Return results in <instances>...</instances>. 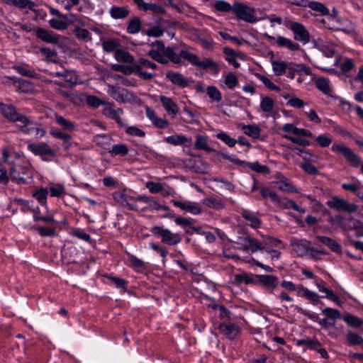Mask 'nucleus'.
Returning a JSON list of instances; mask_svg holds the SVG:
<instances>
[{"mask_svg": "<svg viewBox=\"0 0 363 363\" xmlns=\"http://www.w3.org/2000/svg\"><path fill=\"white\" fill-rule=\"evenodd\" d=\"M113 200L121 205L122 206L127 207L130 210H137L138 206L135 203V198L131 196L129 191L126 189L123 191H118L112 194Z\"/></svg>", "mask_w": 363, "mask_h": 363, "instance_id": "obj_10", "label": "nucleus"}, {"mask_svg": "<svg viewBox=\"0 0 363 363\" xmlns=\"http://www.w3.org/2000/svg\"><path fill=\"white\" fill-rule=\"evenodd\" d=\"M298 346H306L311 350H318L321 346L320 342L317 339L303 338L296 341Z\"/></svg>", "mask_w": 363, "mask_h": 363, "instance_id": "obj_43", "label": "nucleus"}, {"mask_svg": "<svg viewBox=\"0 0 363 363\" xmlns=\"http://www.w3.org/2000/svg\"><path fill=\"white\" fill-rule=\"evenodd\" d=\"M115 59L118 62H123L126 63H133L134 57L128 52L118 49L116 50L114 54Z\"/></svg>", "mask_w": 363, "mask_h": 363, "instance_id": "obj_42", "label": "nucleus"}, {"mask_svg": "<svg viewBox=\"0 0 363 363\" xmlns=\"http://www.w3.org/2000/svg\"><path fill=\"white\" fill-rule=\"evenodd\" d=\"M123 113V111L121 108L115 109L113 108V105L109 103L106 104L103 109V113L104 116L115 120L120 125H125L121 117Z\"/></svg>", "mask_w": 363, "mask_h": 363, "instance_id": "obj_20", "label": "nucleus"}, {"mask_svg": "<svg viewBox=\"0 0 363 363\" xmlns=\"http://www.w3.org/2000/svg\"><path fill=\"white\" fill-rule=\"evenodd\" d=\"M36 35L39 39L48 43L56 44L59 42L57 35L43 28H38L36 30Z\"/></svg>", "mask_w": 363, "mask_h": 363, "instance_id": "obj_26", "label": "nucleus"}, {"mask_svg": "<svg viewBox=\"0 0 363 363\" xmlns=\"http://www.w3.org/2000/svg\"><path fill=\"white\" fill-rule=\"evenodd\" d=\"M306 6L312 11L318 12L319 14L326 16L329 14V9L322 3L318 1H308Z\"/></svg>", "mask_w": 363, "mask_h": 363, "instance_id": "obj_39", "label": "nucleus"}, {"mask_svg": "<svg viewBox=\"0 0 363 363\" xmlns=\"http://www.w3.org/2000/svg\"><path fill=\"white\" fill-rule=\"evenodd\" d=\"M216 137L223 142L229 147H233L237 143L236 139L232 138L229 134L224 131H220L216 135Z\"/></svg>", "mask_w": 363, "mask_h": 363, "instance_id": "obj_49", "label": "nucleus"}, {"mask_svg": "<svg viewBox=\"0 0 363 363\" xmlns=\"http://www.w3.org/2000/svg\"><path fill=\"white\" fill-rule=\"evenodd\" d=\"M255 76L269 89L276 91H280V88L274 84L267 77L261 74H255Z\"/></svg>", "mask_w": 363, "mask_h": 363, "instance_id": "obj_53", "label": "nucleus"}, {"mask_svg": "<svg viewBox=\"0 0 363 363\" xmlns=\"http://www.w3.org/2000/svg\"><path fill=\"white\" fill-rule=\"evenodd\" d=\"M27 147L30 152L40 156L46 162L50 161L56 155L55 151L44 142L30 143Z\"/></svg>", "mask_w": 363, "mask_h": 363, "instance_id": "obj_7", "label": "nucleus"}, {"mask_svg": "<svg viewBox=\"0 0 363 363\" xmlns=\"http://www.w3.org/2000/svg\"><path fill=\"white\" fill-rule=\"evenodd\" d=\"M142 23L138 17L132 18L128 25L127 32L130 34L138 33L141 28Z\"/></svg>", "mask_w": 363, "mask_h": 363, "instance_id": "obj_46", "label": "nucleus"}, {"mask_svg": "<svg viewBox=\"0 0 363 363\" xmlns=\"http://www.w3.org/2000/svg\"><path fill=\"white\" fill-rule=\"evenodd\" d=\"M316 239L323 245H326L333 252L337 254L342 253V247L335 240L326 236H317Z\"/></svg>", "mask_w": 363, "mask_h": 363, "instance_id": "obj_29", "label": "nucleus"}, {"mask_svg": "<svg viewBox=\"0 0 363 363\" xmlns=\"http://www.w3.org/2000/svg\"><path fill=\"white\" fill-rule=\"evenodd\" d=\"M277 180L274 182L276 188L286 193H296V188L293 185L291 180L283 175H279Z\"/></svg>", "mask_w": 363, "mask_h": 363, "instance_id": "obj_21", "label": "nucleus"}, {"mask_svg": "<svg viewBox=\"0 0 363 363\" xmlns=\"http://www.w3.org/2000/svg\"><path fill=\"white\" fill-rule=\"evenodd\" d=\"M164 55L165 58H168L169 60L174 63L178 64L181 62V52L177 54L175 50L170 47H165L164 45Z\"/></svg>", "mask_w": 363, "mask_h": 363, "instance_id": "obj_44", "label": "nucleus"}, {"mask_svg": "<svg viewBox=\"0 0 363 363\" xmlns=\"http://www.w3.org/2000/svg\"><path fill=\"white\" fill-rule=\"evenodd\" d=\"M315 84L317 89L322 91L325 95L331 98H335L330 81L328 79L323 77L318 78L315 80Z\"/></svg>", "mask_w": 363, "mask_h": 363, "instance_id": "obj_25", "label": "nucleus"}, {"mask_svg": "<svg viewBox=\"0 0 363 363\" xmlns=\"http://www.w3.org/2000/svg\"><path fill=\"white\" fill-rule=\"evenodd\" d=\"M55 122L57 125H59L63 130L67 131H73L75 130L74 123L64 118L63 116L59 114H55Z\"/></svg>", "mask_w": 363, "mask_h": 363, "instance_id": "obj_34", "label": "nucleus"}, {"mask_svg": "<svg viewBox=\"0 0 363 363\" xmlns=\"http://www.w3.org/2000/svg\"><path fill=\"white\" fill-rule=\"evenodd\" d=\"M48 192L51 196L60 197L65 193V186L60 184H55L49 188Z\"/></svg>", "mask_w": 363, "mask_h": 363, "instance_id": "obj_59", "label": "nucleus"}, {"mask_svg": "<svg viewBox=\"0 0 363 363\" xmlns=\"http://www.w3.org/2000/svg\"><path fill=\"white\" fill-rule=\"evenodd\" d=\"M160 99L164 111L169 116L174 117L179 113V107L173 99L162 95L160 96Z\"/></svg>", "mask_w": 363, "mask_h": 363, "instance_id": "obj_19", "label": "nucleus"}, {"mask_svg": "<svg viewBox=\"0 0 363 363\" xmlns=\"http://www.w3.org/2000/svg\"><path fill=\"white\" fill-rule=\"evenodd\" d=\"M109 13L114 19H122L126 18L129 15L130 11L127 7L115 6L110 9Z\"/></svg>", "mask_w": 363, "mask_h": 363, "instance_id": "obj_33", "label": "nucleus"}, {"mask_svg": "<svg viewBox=\"0 0 363 363\" xmlns=\"http://www.w3.org/2000/svg\"><path fill=\"white\" fill-rule=\"evenodd\" d=\"M223 77L224 81L223 84L222 85L223 87L233 89L239 83L238 77L233 72L226 74Z\"/></svg>", "mask_w": 363, "mask_h": 363, "instance_id": "obj_41", "label": "nucleus"}, {"mask_svg": "<svg viewBox=\"0 0 363 363\" xmlns=\"http://www.w3.org/2000/svg\"><path fill=\"white\" fill-rule=\"evenodd\" d=\"M0 112L9 121L21 123L20 130L23 133L26 134L30 133L32 121L25 115L18 113L14 106L1 102L0 103Z\"/></svg>", "mask_w": 363, "mask_h": 363, "instance_id": "obj_1", "label": "nucleus"}, {"mask_svg": "<svg viewBox=\"0 0 363 363\" xmlns=\"http://www.w3.org/2000/svg\"><path fill=\"white\" fill-rule=\"evenodd\" d=\"M41 54L44 57V59L47 62H55L56 52L49 48H41L40 50Z\"/></svg>", "mask_w": 363, "mask_h": 363, "instance_id": "obj_61", "label": "nucleus"}, {"mask_svg": "<svg viewBox=\"0 0 363 363\" xmlns=\"http://www.w3.org/2000/svg\"><path fill=\"white\" fill-rule=\"evenodd\" d=\"M121 43L118 40L109 39L102 43V48L105 52H116L119 49Z\"/></svg>", "mask_w": 363, "mask_h": 363, "instance_id": "obj_47", "label": "nucleus"}, {"mask_svg": "<svg viewBox=\"0 0 363 363\" xmlns=\"http://www.w3.org/2000/svg\"><path fill=\"white\" fill-rule=\"evenodd\" d=\"M128 152V147L125 144H117L112 146L109 153L112 157L117 155L125 156Z\"/></svg>", "mask_w": 363, "mask_h": 363, "instance_id": "obj_50", "label": "nucleus"}, {"mask_svg": "<svg viewBox=\"0 0 363 363\" xmlns=\"http://www.w3.org/2000/svg\"><path fill=\"white\" fill-rule=\"evenodd\" d=\"M214 8L216 11L220 12H233V5H230L225 1L216 0L214 4Z\"/></svg>", "mask_w": 363, "mask_h": 363, "instance_id": "obj_54", "label": "nucleus"}, {"mask_svg": "<svg viewBox=\"0 0 363 363\" xmlns=\"http://www.w3.org/2000/svg\"><path fill=\"white\" fill-rule=\"evenodd\" d=\"M206 91L212 102H220L221 101L222 94L216 86H208Z\"/></svg>", "mask_w": 363, "mask_h": 363, "instance_id": "obj_45", "label": "nucleus"}, {"mask_svg": "<svg viewBox=\"0 0 363 363\" xmlns=\"http://www.w3.org/2000/svg\"><path fill=\"white\" fill-rule=\"evenodd\" d=\"M339 223L341 227L345 230H358L356 235L357 237H363V223L359 220L354 219L352 217L349 218H338Z\"/></svg>", "mask_w": 363, "mask_h": 363, "instance_id": "obj_13", "label": "nucleus"}, {"mask_svg": "<svg viewBox=\"0 0 363 363\" xmlns=\"http://www.w3.org/2000/svg\"><path fill=\"white\" fill-rule=\"evenodd\" d=\"M125 133L132 136L143 138L145 136V133L138 126H126Z\"/></svg>", "mask_w": 363, "mask_h": 363, "instance_id": "obj_63", "label": "nucleus"}, {"mask_svg": "<svg viewBox=\"0 0 363 363\" xmlns=\"http://www.w3.org/2000/svg\"><path fill=\"white\" fill-rule=\"evenodd\" d=\"M67 19L62 18H52L49 20L50 26L56 30H65L68 27V23L67 21Z\"/></svg>", "mask_w": 363, "mask_h": 363, "instance_id": "obj_48", "label": "nucleus"}, {"mask_svg": "<svg viewBox=\"0 0 363 363\" xmlns=\"http://www.w3.org/2000/svg\"><path fill=\"white\" fill-rule=\"evenodd\" d=\"M270 62L272 70L277 77L286 74L287 77L292 79L298 71L297 65L292 62L272 59Z\"/></svg>", "mask_w": 363, "mask_h": 363, "instance_id": "obj_2", "label": "nucleus"}, {"mask_svg": "<svg viewBox=\"0 0 363 363\" xmlns=\"http://www.w3.org/2000/svg\"><path fill=\"white\" fill-rule=\"evenodd\" d=\"M291 307L294 308V309L295 311H296L297 312L307 316L310 320H311L315 323H318L320 325H321L324 328H328L329 327L335 328V322H333V323L329 322L328 318L320 319L319 318L318 314L313 313V312L308 311L307 310H305L303 308H301L298 306H296V305H292Z\"/></svg>", "mask_w": 363, "mask_h": 363, "instance_id": "obj_14", "label": "nucleus"}, {"mask_svg": "<svg viewBox=\"0 0 363 363\" xmlns=\"http://www.w3.org/2000/svg\"><path fill=\"white\" fill-rule=\"evenodd\" d=\"M198 67L201 69L209 70L215 74L219 72L218 65L211 58H205L203 60H200Z\"/></svg>", "mask_w": 363, "mask_h": 363, "instance_id": "obj_31", "label": "nucleus"}, {"mask_svg": "<svg viewBox=\"0 0 363 363\" xmlns=\"http://www.w3.org/2000/svg\"><path fill=\"white\" fill-rule=\"evenodd\" d=\"M48 189L46 188L41 187L33 193V197L35 198L41 206H43L46 208H48Z\"/></svg>", "mask_w": 363, "mask_h": 363, "instance_id": "obj_37", "label": "nucleus"}, {"mask_svg": "<svg viewBox=\"0 0 363 363\" xmlns=\"http://www.w3.org/2000/svg\"><path fill=\"white\" fill-rule=\"evenodd\" d=\"M313 138L318 145L322 147H328L332 143V139L326 134H321Z\"/></svg>", "mask_w": 363, "mask_h": 363, "instance_id": "obj_60", "label": "nucleus"}, {"mask_svg": "<svg viewBox=\"0 0 363 363\" xmlns=\"http://www.w3.org/2000/svg\"><path fill=\"white\" fill-rule=\"evenodd\" d=\"M323 314L325 315L328 319L334 320L335 322L337 319L341 318L340 312L335 308H325L323 311Z\"/></svg>", "mask_w": 363, "mask_h": 363, "instance_id": "obj_58", "label": "nucleus"}, {"mask_svg": "<svg viewBox=\"0 0 363 363\" xmlns=\"http://www.w3.org/2000/svg\"><path fill=\"white\" fill-rule=\"evenodd\" d=\"M242 216L249 222V225L253 228H258L261 225V221L258 217L252 212L248 210H242Z\"/></svg>", "mask_w": 363, "mask_h": 363, "instance_id": "obj_32", "label": "nucleus"}, {"mask_svg": "<svg viewBox=\"0 0 363 363\" xmlns=\"http://www.w3.org/2000/svg\"><path fill=\"white\" fill-rule=\"evenodd\" d=\"M146 208L150 209V210H155V211H160V210L167 211L169 209L167 206L162 205V204L159 203L156 200H155L152 197H150L148 203H147Z\"/></svg>", "mask_w": 363, "mask_h": 363, "instance_id": "obj_62", "label": "nucleus"}, {"mask_svg": "<svg viewBox=\"0 0 363 363\" xmlns=\"http://www.w3.org/2000/svg\"><path fill=\"white\" fill-rule=\"evenodd\" d=\"M167 78L172 84L181 87H186L189 85V80L179 72H168Z\"/></svg>", "mask_w": 363, "mask_h": 363, "instance_id": "obj_28", "label": "nucleus"}, {"mask_svg": "<svg viewBox=\"0 0 363 363\" xmlns=\"http://www.w3.org/2000/svg\"><path fill=\"white\" fill-rule=\"evenodd\" d=\"M86 102L89 106L93 108H97L101 105L105 106L106 104L102 100L95 96H88L86 99Z\"/></svg>", "mask_w": 363, "mask_h": 363, "instance_id": "obj_64", "label": "nucleus"}, {"mask_svg": "<svg viewBox=\"0 0 363 363\" xmlns=\"http://www.w3.org/2000/svg\"><path fill=\"white\" fill-rule=\"evenodd\" d=\"M233 13L235 14L238 19L247 23H252L258 21L255 9L241 3H235L233 4Z\"/></svg>", "mask_w": 363, "mask_h": 363, "instance_id": "obj_5", "label": "nucleus"}, {"mask_svg": "<svg viewBox=\"0 0 363 363\" xmlns=\"http://www.w3.org/2000/svg\"><path fill=\"white\" fill-rule=\"evenodd\" d=\"M73 25L74 26V33L77 39L83 41L91 40V35L88 30L82 28L84 23L81 19L75 17Z\"/></svg>", "mask_w": 363, "mask_h": 363, "instance_id": "obj_18", "label": "nucleus"}, {"mask_svg": "<svg viewBox=\"0 0 363 363\" xmlns=\"http://www.w3.org/2000/svg\"><path fill=\"white\" fill-rule=\"evenodd\" d=\"M298 295L299 296H302L306 298L307 300L310 301L311 303L313 305H317L319 301V296L314 291H310L308 289L300 286L298 289Z\"/></svg>", "mask_w": 363, "mask_h": 363, "instance_id": "obj_30", "label": "nucleus"}, {"mask_svg": "<svg viewBox=\"0 0 363 363\" xmlns=\"http://www.w3.org/2000/svg\"><path fill=\"white\" fill-rule=\"evenodd\" d=\"M107 93L117 102L125 104L133 102L136 97L126 89L108 85Z\"/></svg>", "mask_w": 363, "mask_h": 363, "instance_id": "obj_8", "label": "nucleus"}, {"mask_svg": "<svg viewBox=\"0 0 363 363\" xmlns=\"http://www.w3.org/2000/svg\"><path fill=\"white\" fill-rule=\"evenodd\" d=\"M242 130L245 135L254 139L259 138L261 133L259 127L256 124L243 125Z\"/></svg>", "mask_w": 363, "mask_h": 363, "instance_id": "obj_38", "label": "nucleus"}, {"mask_svg": "<svg viewBox=\"0 0 363 363\" xmlns=\"http://www.w3.org/2000/svg\"><path fill=\"white\" fill-rule=\"evenodd\" d=\"M201 203L215 210H220L225 207V204L221 199L213 197H208L202 199Z\"/></svg>", "mask_w": 363, "mask_h": 363, "instance_id": "obj_35", "label": "nucleus"}, {"mask_svg": "<svg viewBox=\"0 0 363 363\" xmlns=\"http://www.w3.org/2000/svg\"><path fill=\"white\" fill-rule=\"evenodd\" d=\"M277 44L279 47L287 48L288 49L292 51L300 50V45L298 43H294L290 39L283 36H278L277 38Z\"/></svg>", "mask_w": 363, "mask_h": 363, "instance_id": "obj_36", "label": "nucleus"}, {"mask_svg": "<svg viewBox=\"0 0 363 363\" xmlns=\"http://www.w3.org/2000/svg\"><path fill=\"white\" fill-rule=\"evenodd\" d=\"M221 333L228 339H235L240 333V328L233 323H223L219 326Z\"/></svg>", "mask_w": 363, "mask_h": 363, "instance_id": "obj_23", "label": "nucleus"}, {"mask_svg": "<svg viewBox=\"0 0 363 363\" xmlns=\"http://www.w3.org/2000/svg\"><path fill=\"white\" fill-rule=\"evenodd\" d=\"M326 204L330 208L337 211L353 213L357 210V206L355 204L350 203L347 201L337 196L333 197L327 201Z\"/></svg>", "mask_w": 363, "mask_h": 363, "instance_id": "obj_12", "label": "nucleus"}, {"mask_svg": "<svg viewBox=\"0 0 363 363\" xmlns=\"http://www.w3.org/2000/svg\"><path fill=\"white\" fill-rule=\"evenodd\" d=\"M259 281L269 287L275 288L277 286V278L273 275H259L258 276Z\"/></svg>", "mask_w": 363, "mask_h": 363, "instance_id": "obj_52", "label": "nucleus"}, {"mask_svg": "<svg viewBox=\"0 0 363 363\" xmlns=\"http://www.w3.org/2000/svg\"><path fill=\"white\" fill-rule=\"evenodd\" d=\"M275 101L268 96H261L259 104V112L264 113L266 116H270L274 111Z\"/></svg>", "mask_w": 363, "mask_h": 363, "instance_id": "obj_22", "label": "nucleus"}, {"mask_svg": "<svg viewBox=\"0 0 363 363\" xmlns=\"http://www.w3.org/2000/svg\"><path fill=\"white\" fill-rule=\"evenodd\" d=\"M11 179L18 184H29L33 180V172L28 165H14L10 170Z\"/></svg>", "mask_w": 363, "mask_h": 363, "instance_id": "obj_3", "label": "nucleus"}, {"mask_svg": "<svg viewBox=\"0 0 363 363\" xmlns=\"http://www.w3.org/2000/svg\"><path fill=\"white\" fill-rule=\"evenodd\" d=\"M134 67L135 63H133L131 65H123L119 64H113L111 65V68L113 70L120 72L123 73L124 74L128 75L134 73Z\"/></svg>", "mask_w": 363, "mask_h": 363, "instance_id": "obj_51", "label": "nucleus"}, {"mask_svg": "<svg viewBox=\"0 0 363 363\" xmlns=\"http://www.w3.org/2000/svg\"><path fill=\"white\" fill-rule=\"evenodd\" d=\"M147 55L161 64L168 63V60L164 55V43L161 41L152 43V49L148 51Z\"/></svg>", "mask_w": 363, "mask_h": 363, "instance_id": "obj_15", "label": "nucleus"}, {"mask_svg": "<svg viewBox=\"0 0 363 363\" xmlns=\"http://www.w3.org/2000/svg\"><path fill=\"white\" fill-rule=\"evenodd\" d=\"M163 140L167 144L174 146L183 145L186 143H191V138H189L186 135L182 134H175L170 136L164 137Z\"/></svg>", "mask_w": 363, "mask_h": 363, "instance_id": "obj_27", "label": "nucleus"}, {"mask_svg": "<svg viewBox=\"0 0 363 363\" xmlns=\"http://www.w3.org/2000/svg\"><path fill=\"white\" fill-rule=\"evenodd\" d=\"M237 249L248 253H255L264 249L265 244L252 237H240L236 242Z\"/></svg>", "mask_w": 363, "mask_h": 363, "instance_id": "obj_4", "label": "nucleus"}, {"mask_svg": "<svg viewBox=\"0 0 363 363\" xmlns=\"http://www.w3.org/2000/svg\"><path fill=\"white\" fill-rule=\"evenodd\" d=\"M331 150L335 153L342 154L352 167H359L361 164V157L344 143L333 144L331 146Z\"/></svg>", "mask_w": 363, "mask_h": 363, "instance_id": "obj_6", "label": "nucleus"}, {"mask_svg": "<svg viewBox=\"0 0 363 363\" xmlns=\"http://www.w3.org/2000/svg\"><path fill=\"white\" fill-rule=\"evenodd\" d=\"M342 320L350 326L358 328L362 325V320L357 316L347 314L343 316Z\"/></svg>", "mask_w": 363, "mask_h": 363, "instance_id": "obj_55", "label": "nucleus"}, {"mask_svg": "<svg viewBox=\"0 0 363 363\" xmlns=\"http://www.w3.org/2000/svg\"><path fill=\"white\" fill-rule=\"evenodd\" d=\"M152 232L161 237L162 242L169 245H175L182 240L179 233H174L163 227L155 226L152 228Z\"/></svg>", "mask_w": 363, "mask_h": 363, "instance_id": "obj_9", "label": "nucleus"}, {"mask_svg": "<svg viewBox=\"0 0 363 363\" xmlns=\"http://www.w3.org/2000/svg\"><path fill=\"white\" fill-rule=\"evenodd\" d=\"M182 58H184L189 61L191 65L196 67L199 66L200 59L194 53L189 52L186 50H181Z\"/></svg>", "mask_w": 363, "mask_h": 363, "instance_id": "obj_56", "label": "nucleus"}, {"mask_svg": "<svg viewBox=\"0 0 363 363\" xmlns=\"http://www.w3.org/2000/svg\"><path fill=\"white\" fill-rule=\"evenodd\" d=\"M173 205L181 210L192 215H199L201 213L200 205L192 201H172Z\"/></svg>", "mask_w": 363, "mask_h": 363, "instance_id": "obj_16", "label": "nucleus"}, {"mask_svg": "<svg viewBox=\"0 0 363 363\" xmlns=\"http://www.w3.org/2000/svg\"><path fill=\"white\" fill-rule=\"evenodd\" d=\"M289 147L298 155L302 156L305 160L309 159L312 161H315L316 159L318 158L317 156L312 155L311 152L308 150H303L298 147L291 146H289Z\"/></svg>", "mask_w": 363, "mask_h": 363, "instance_id": "obj_57", "label": "nucleus"}, {"mask_svg": "<svg viewBox=\"0 0 363 363\" xmlns=\"http://www.w3.org/2000/svg\"><path fill=\"white\" fill-rule=\"evenodd\" d=\"M13 84L19 92L25 94H34L35 92V86L29 81L21 79H13Z\"/></svg>", "mask_w": 363, "mask_h": 363, "instance_id": "obj_24", "label": "nucleus"}, {"mask_svg": "<svg viewBox=\"0 0 363 363\" xmlns=\"http://www.w3.org/2000/svg\"><path fill=\"white\" fill-rule=\"evenodd\" d=\"M195 147L196 149L203 150L207 152H212L213 151L208 145V138L201 135L196 136Z\"/></svg>", "mask_w": 363, "mask_h": 363, "instance_id": "obj_40", "label": "nucleus"}, {"mask_svg": "<svg viewBox=\"0 0 363 363\" xmlns=\"http://www.w3.org/2000/svg\"><path fill=\"white\" fill-rule=\"evenodd\" d=\"M145 115L151 121L152 124L157 128L165 129L169 126V123L167 119L160 117L156 112L149 106L145 107Z\"/></svg>", "mask_w": 363, "mask_h": 363, "instance_id": "obj_17", "label": "nucleus"}, {"mask_svg": "<svg viewBox=\"0 0 363 363\" xmlns=\"http://www.w3.org/2000/svg\"><path fill=\"white\" fill-rule=\"evenodd\" d=\"M289 28L294 33V38L296 40L306 44L310 41V34L305 26L298 22L291 21L289 23Z\"/></svg>", "mask_w": 363, "mask_h": 363, "instance_id": "obj_11", "label": "nucleus"}]
</instances>
